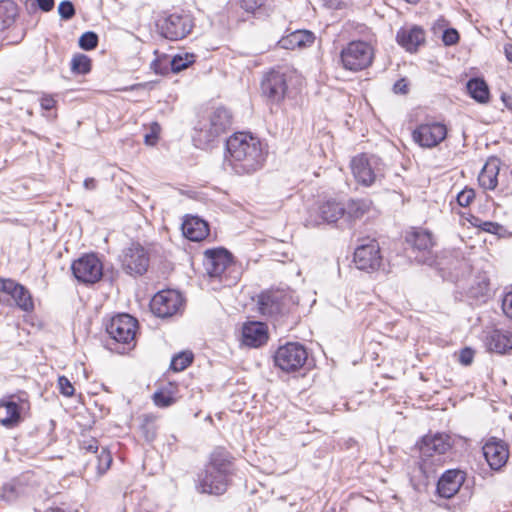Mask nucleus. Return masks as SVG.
<instances>
[{"label":"nucleus","instance_id":"obj_1","mask_svg":"<svg viewBox=\"0 0 512 512\" xmlns=\"http://www.w3.org/2000/svg\"><path fill=\"white\" fill-rule=\"evenodd\" d=\"M226 151V164L239 175L256 172L265 160L260 140L248 133L239 132L229 137Z\"/></svg>","mask_w":512,"mask_h":512},{"label":"nucleus","instance_id":"obj_2","mask_svg":"<svg viewBox=\"0 0 512 512\" xmlns=\"http://www.w3.org/2000/svg\"><path fill=\"white\" fill-rule=\"evenodd\" d=\"M231 462L220 451L211 454L210 462L203 473L198 476L196 489L200 493L220 495L226 491Z\"/></svg>","mask_w":512,"mask_h":512},{"label":"nucleus","instance_id":"obj_3","mask_svg":"<svg viewBox=\"0 0 512 512\" xmlns=\"http://www.w3.org/2000/svg\"><path fill=\"white\" fill-rule=\"evenodd\" d=\"M232 124V116L225 108H217L199 122L193 140L201 149H207L220 136L226 133Z\"/></svg>","mask_w":512,"mask_h":512},{"label":"nucleus","instance_id":"obj_4","mask_svg":"<svg viewBox=\"0 0 512 512\" xmlns=\"http://www.w3.org/2000/svg\"><path fill=\"white\" fill-rule=\"evenodd\" d=\"M374 47L369 41L354 40L349 42L340 52V61L345 70L362 71L373 63Z\"/></svg>","mask_w":512,"mask_h":512},{"label":"nucleus","instance_id":"obj_5","mask_svg":"<svg viewBox=\"0 0 512 512\" xmlns=\"http://www.w3.org/2000/svg\"><path fill=\"white\" fill-rule=\"evenodd\" d=\"M298 303L290 289H271L259 296V310L263 315L276 316L287 312Z\"/></svg>","mask_w":512,"mask_h":512},{"label":"nucleus","instance_id":"obj_6","mask_svg":"<svg viewBox=\"0 0 512 512\" xmlns=\"http://www.w3.org/2000/svg\"><path fill=\"white\" fill-rule=\"evenodd\" d=\"M345 216V206L335 199H328L308 210L306 226L315 227L321 224H333Z\"/></svg>","mask_w":512,"mask_h":512},{"label":"nucleus","instance_id":"obj_7","mask_svg":"<svg viewBox=\"0 0 512 512\" xmlns=\"http://www.w3.org/2000/svg\"><path fill=\"white\" fill-rule=\"evenodd\" d=\"M382 166L381 160L373 155L361 154L351 161V169L355 179L364 186L372 185L378 177L382 176Z\"/></svg>","mask_w":512,"mask_h":512},{"label":"nucleus","instance_id":"obj_8","mask_svg":"<svg viewBox=\"0 0 512 512\" xmlns=\"http://www.w3.org/2000/svg\"><path fill=\"white\" fill-rule=\"evenodd\" d=\"M158 26L162 36L177 41L185 38L191 32L193 19L188 13L175 12L164 17Z\"/></svg>","mask_w":512,"mask_h":512},{"label":"nucleus","instance_id":"obj_9","mask_svg":"<svg viewBox=\"0 0 512 512\" xmlns=\"http://www.w3.org/2000/svg\"><path fill=\"white\" fill-rule=\"evenodd\" d=\"M307 357L308 354L303 345L291 342L277 349L274 362L281 370L292 372L300 369L305 364Z\"/></svg>","mask_w":512,"mask_h":512},{"label":"nucleus","instance_id":"obj_10","mask_svg":"<svg viewBox=\"0 0 512 512\" xmlns=\"http://www.w3.org/2000/svg\"><path fill=\"white\" fill-rule=\"evenodd\" d=\"M71 269L74 277L84 284H94L103 276V264L93 253L85 254L75 260Z\"/></svg>","mask_w":512,"mask_h":512},{"label":"nucleus","instance_id":"obj_11","mask_svg":"<svg viewBox=\"0 0 512 512\" xmlns=\"http://www.w3.org/2000/svg\"><path fill=\"white\" fill-rule=\"evenodd\" d=\"M353 261L359 270L366 272L378 270L382 264L379 243L375 239L363 240L355 249Z\"/></svg>","mask_w":512,"mask_h":512},{"label":"nucleus","instance_id":"obj_12","mask_svg":"<svg viewBox=\"0 0 512 512\" xmlns=\"http://www.w3.org/2000/svg\"><path fill=\"white\" fill-rule=\"evenodd\" d=\"M450 438L445 434L426 435L420 445V455L423 465L426 467L429 463L440 464L442 455L450 448Z\"/></svg>","mask_w":512,"mask_h":512},{"label":"nucleus","instance_id":"obj_13","mask_svg":"<svg viewBox=\"0 0 512 512\" xmlns=\"http://www.w3.org/2000/svg\"><path fill=\"white\" fill-rule=\"evenodd\" d=\"M447 127L437 121H426L419 124L412 132L415 143L423 148H434L445 140Z\"/></svg>","mask_w":512,"mask_h":512},{"label":"nucleus","instance_id":"obj_14","mask_svg":"<svg viewBox=\"0 0 512 512\" xmlns=\"http://www.w3.org/2000/svg\"><path fill=\"white\" fill-rule=\"evenodd\" d=\"M149 254L139 244H131L123 251L121 263L123 270L131 276L143 275L149 267Z\"/></svg>","mask_w":512,"mask_h":512},{"label":"nucleus","instance_id":"obj_15","mask_svg":"<svg viewBox=\"0 0 512 512\" xmlns=\"http://www.w3.org/2000/svg\"><path fill=\"white\" fill-rule=\"evenodd\" d=\"M137 320L129 314L114 316L106 327L107 333L115 341L123 344H131L135 340Z\"/></svg>","mask_w":512,"mask_h":512},{"label":"nucleus","instance_id":"obj_16","mask_svg":"<svg viewBox=\"0 0 512 512\" xmlns=\"http://www.w3.org/2000/svg\"><path fill=\"white\" fill-rule=\"evenodd\" d=\"M183 299L176 290H162L158 292L151 300L152 312L161 318L171 317L182 307Z\"/></svg>","mask_w":512,"mask_h":512},{"label":"nucleus","instance_id":"obj_17","mask_svg":"<svg viewBox=\"0 0 512 512\" xmlns=\"http://www.w3.org/2000/svg\"><path fill=\"white\" fill-rule=\"evenodd\" d=\"M28 402L20 397L9 396L0 401V424L6 428L17 426L28 410Z\"/></svg>","mask_w":512,"mask_h":512},{"label":"nucleus","instance_id":"obj_18","mask_svg":"<svg viewBox=\"0 0 512 512\" xmlns=\"http://www.w3.org/2000/svg\"><path fill=\"white\" fill-rule=\"evenodd\" d=\"M482 450L488 465L493 470L501 469L509 458L508 445L497 438L489 439Z\"/></svg>","mask_w":512,"mask_h":512},{"label":"nucleus","instance_id":"obj_19","mask_svg":"<svg viewBox=\"0 0 512 512\" xmlns=\"http://www.w3.org/2000/svg\"><path fill=\"white\" fill-rule=\"evenodd\" d=\"M262 91L272 102L283 100L287 91L285 75L277 71L270 72L262 82Z\"/></svg>","mask_w":512,"mask_h":512},{"label":"nucleus","instance_id":"obj_20","mask_svg":"<svg viewBox=\"0 0 512 512\" xmlns=\"http://www.w3.org/2000/svg\"><path fill=\"white\" fill-rule=\"evenodd\" d=\"M231 262L230 254L225 249L207 250L204 255V267L210 277H219Z\"/></svg>","mask_w":512,"mask_h":512},{"label":"nucleus","instance_id":"obj_21","mask_svg":"<svg viewBox=\"0 0 512 512\" xmlns=\"http://www.w3.org/2000/svg\"><path fill=\"white\" fill-rule=\"evenodd\" d=\"M465 480L460 470H448L440 477L437 483V493L442 498H452L461 488Z\"/></svg>","mask_w":512,"mask_h":512},{"label":"nucleus","instance_id":"obj_22","mask_svg":"<svg viewBox=\"0 0 512 512\" xmlns=\"http://www.w3.org/2000/svg\"><path fill=\"white\" fill-rule=\"evenodd\" d=\"M268 340L266 324L262 322H248L242 328V342L249 347H260Z\"/></svg>","mask_w":512,"mask_h":512},{"label":"nucleus","instance_id":"obj_23","mask_svg":"<svg viewBox=\"0 0 512 512\" xmlns=\"http://www.w3.org/2000/svg\"><path fill=\"white\" fill-rule=\"evenodd\" d=\"M397 42L409 52H414L425 41V32L420 27L402 28L397 32Z\"/></svg>","mask_w":512,"mask_h":512},{"label":"nucleus","instance_id":"obj_24","mask_svg":"<svg viewBox=\"0 0 512 512\" xmlns=\"http://www.w3.org/2000/svg\"><path fill=\"white\" fill-rule=\"evenodd\" d=\"M182 231L186 238L197 242L208 236L209 226L203 219L197 216H189L182 223Z\"/></svg>","mask_w":512,"mask_h":512},{"label":"nucleus","instance_id":"obj_25","mask_svg":"<svg viewBox=\"0 0 512 512\" xmlns=\"http://www.w3.org/2000/svg\"><path fill=\"white\" fill-rule=\"evenodd\" d=\"M315 36L308 30H296L285 37H282L278 44L281 48L294 50L296 48H306L314 43Z\"/></svg>","mask_w":512,"mask_h":512},{"label":"nucleus","instance_id":"obj_26","mask_svg":"<svg viewBox=\"0 0 512 512\" xmlns=\"http://www.w3.org/2000/svg\"><path fill=\"white\" fill-rule=\"evenodd\" d=\"M500 173V160L498 158H490L482 168L478 181L481 187L493 190L498 184V175Z\"/></svg>","mask_w":512,"mask_h":512},{"label":"nucleus","instance_id":"obj_27","mask_svg":"<svg viewBox=\"0 0 512 512\" xmlns=\"http://www.w3.org/2000/svg\"><path fill=\"white\" fill-rule=\"evenodd\" d=\"M487 346L491 351L503 354L512 349V334L509 331L493 330L487 337Z\"/></svg>","mask_w":512,"mask_h":512},{"label":"nucleus","instance_id":"obj_28","mask_svg":"<svg viewBox=\"0 0 512 512\" xmlns=\"http://www.w3.org/2000/svg\"><path fill=\"white\" fill-rule=\"evenodd\" d=\"M345 206V216L348 220L361 219L372 207L369 199H350Z\"/></svg>","mask_w":512,"mask_h":512},{"label":"nucleus","instance_id":"obj_29","mask_svg":"<svg viewBox=\"0 0 512 512\" xmlns=\"http://www.w3.org/2000/svg\"><path fill=\"white\" fill-rule=\"evenodd\" d=\"M406 240L419 251H428L434 245L432 234L421 228L414 229L408 233Z\"/></svg>","mask_w":512,"mask_h":512},{"label":"nucleus","instance_id":"obj_30","mask_svg":"<svg viewBox=\"0 0 512 512\" xmlns=\"http://www.w3.org/2000/svg\"><path fill=\"white\" fill-rule=\"evenodd\" d=\"M469 95L478 103L486 104L489 101V88L483 79L473 78L467 82Z\"/></svg>","mask_w":512,"mask_h":512},{"label":"nucleus","instance_id":"obj_31","mask_svg":"<svg viewBox=\"0 0 512 512\" xmlns=\"http://www.w3.org/2000/svg\"><path fill=\"white\" fill-rule=\"evenodd\" d=\"M16 302L17 306L24 311H31L34 308L33 300L29 291L21 284L15 282L9 294Z\"/></svg>","mask_w":512,"mask_h":512},{"label":"nucleus","instance_id":"obj_32","mask_svg":"<svg viewBox=\"0 0 512 512\" xmlns=\"http://www.w3.org/2000/svg\"><path fill=\"white\" fill-rule=\"evenodd\" d=\"M165 61L171 65V70L177 73L194 63L195 55L190 53H182L175 55L172 59L165 57Z\"/></svg>","mask_w":512,"mask_h":512},{"label":"nucleus","instance_id":"obj_33","mask_svg":"<svg viewBox=\"0 0 512 512\" xmlns=\"http://www.w3.org/2000/svg\"><path fill=\"white\" fill-rule=\"evenodd\" d=\"M193 360V354L190 351H184L180 352L177 355H175L172 360L170 367L172 370L179 372L186 369Z\"/></svg>","mask_w":512,"mask_h":512},{"label":"nucleus","instance_id":"obj_34","mask_svg":"<svg viewBox=\"0 0 512 512\" xmlns=\"http://www.w3.org/2000/svg\"><path fill=\"white\" fill-rule=\"evenodd\" d=\"M91 69V60L84 54L75 55L71 61V70L74 73L86 74Z\"/></svg>","mask_w":512,"mask_h":512},{"label":"nucleus","instance_id":"obj_35","mask_svg":"<svg viewBox=\"0 0 512 512\" xmlns=\"http://www.w3.org/2000/svg\"><path fill=\"white\" fill-rule=\"evenodd\" d=\"M97 471L100 475L104 474L112 463V456L106 448H102L97 454Z\"/></svg>","mask_w":512,"mask_h":512},{"label":"nucleus","instance_id":"obj_36","mask_svg":"<svg viewBox=\"0 0 512 512\" xmlns=\"http://www.w3.org/2000/svg\"><path fill=\"white\" fill-rule=\"evenodd\" d=\"M98 44V36L94 32H85L81 35L79 38V46L83 50H92L94 49Z\"/></svg>","mask_w":512,"mask_h":512},{"label":"nucleus","instance_id":"obj_37","mask_svg":"<svg viewBox=\"0 0 512 512\" xmlns=\"http://www.w3.org/2000/svg\"><path fill=\"white\" fill-rule=\"evenodd\" d=\"M473 226L481 228L485 232L496 234L501 229V226L498 223L490 222V221H484L482 222L477 217H472V220L470 221Z\"/></svg>","mask_w":512,"mask_h":512},{"label":"nucleus","instance_id":"obj_38","mask_svg":"<svg viewBox=\"0 0 512 512\" xmlns=\"http://www.w3.org/2000/svg\"><path fill=\"white\" fill-rule=\"evenodd\" d=\"M475 198V192L471 188H465L457 195V202L462 207H467Z\"/></svg>","mask_w":512,"mask_h":512},{"label":"nucleus","instance_id":"obj_39","mask_svg":"<svg viewBox=\"0 0 512 512\" xmlns=\"http://www.w3.org/2000/svg\"><path fill=\"white\" fill-rule=\"evenodd\" d=\"M58 388L60 393L66 397H71L74 395V387L70 380L65 376H60L58 378Z\"/></svg>","mask_w":512,"mask_h":512},{"label":"nucleus","instance_id":"obj_40","mask_svg":"<svg viewBox=\"0 0 512 512\" xmlns=\"http://www.w3.org/2000/svg\"><path fill=\"white\" fill-rule=\"evenodd\" d=\"M58 13L65 20L71 19L75 14V9L70 1H62L58 6Z\"/></svg>","mask_w":512,"mask_h":512},{"label":"nucleus","instance_id":"obj_41","mask_svg":"<svg viewBox=\"0 0 512 512\" xmlns=\"http://www.w3.org/2000/svg\"><path fill=\"white\" fill-rule=\"evenodd\" d=\"M150 133L145 135L144 141L147 145H155L158 140V135L160 133V125L156 122H153L150 127Z\"/></svg>","mask_w":512,"mask_h":512},{"label":"nucleus","instance_id":"obj_42","mask_svg":"<svg viewBox=\"0 0 512 512\" xmlns=\"http://www.w3.org/2000/svg\"><path fill=\"white\" fill-rule=\"evenodd\" d=\"M459 40V34L456 29L449 28L443 32L442 41L446 46L454 45Z\"/></svg>","mask_w":512,"mask_h":512},{"label":"nucleus","instance_id":"obj_43","mask_svg":"<svg viewBox=\"0 0 512 512\" xmlns=\"http://www.w3.org/2000/svg\"><path fill=\"white\" fill-rule=\"evenodd\" d=\"M266 0H240V6L247 12H254L262 7Z\"/></svg>","mask_w":512,"mask_h":512},{"label":"nucleus","instance_id":"obj_44","mask_svg":"<svg viewBox=\"0 0 512 512\" xmlns=\"http://www.w3.org/2000/svg\"><path fill=\"white\" fill-rule=\"evenodd\" d=\"M153 399L158 407H168L173 403V398L162 392H156Z\"/></svg>","mask_w":512,"mask_h":512},{"label":"nucleus","instance_id":"obj_45","mask_svg":"<svg viewBox=\"0 0 512 512\" xmlns=\"http://www.w3.org/2000/svg\"><path fill=\"white\" fill-rule=\"evenodd\" d=\"M0 498L5 501H13L16 498L15 488L10 484H5L0 490Z\"/></svg>","mask_w":512,"mask_h":512},{"label":"nucleus","instance_id":"obj_46","mask_svg":"<svg viewBox=\"0 0 512 512\" xmlns=\"http://www.w3.org/2000/svg\"><path fill=\"white\" fill-rule=\"evenodd\" d=\"M474 351L470 348H464L460 352L459 360L464 365H470L473 361Z\"/></svg>","mask_w":512,"mask_h":512},{"label":"nucleus","instance_id":"obj_47","mask_svg":"<svg viewBox=\"0 0 512 512\" xmlns=\"http://www.w3.org/2000/svg\"><path fill=\"white\" fill-rule=\"evenodd\" d=\"M502 308L504 313L512 319V291L507 293L502 301Z\"/></svg>","mask_w":512,"mask_h":512},{"label":"nucleus","instance_id":"obj_48","mask_svg":"<svg viewBox=\"0 0 512 512\" xmlns=\"http://www.w3.org/2000/svg\"><path fill=\"white\" fill-rule=\"evenodd\" d=\"M12 287H15V281L12 279L0 278V292L10 294Z\"/></svg>","mask_w":512,"mask_h":512},{"label":"nucleus","instance_id":"obj_49","mask_svg":"<svg viewBox=\"0 0 512 512\" xmlns=\"http://www.w3.org/2000/svg\"><path fill=\"white\" fill-rule=\"evenodd\" d=\"M40 104H41V107L45 110H51L55 107L56 105V100L52 97V96H49V95H44L41 99H40Z\"/></svg>","mask_w":512,"mask_h":512},{"label":"nucleus","instance_id":"obj_50","mask_svg":"<svg viewBox=\"0 0 512 512\" xmlns=\"http://www.w3.org/2000/svg\"><path fill=\"white\" fill-rule=\"evenodd\" d=\"M324 5L330 9H342L347 5L346 0H323Z\"/></svg>","mask_w":512,"mask_h":512},{"label":"nucleus","instance_id":"obj_51","mask_svg":"<svg viewBox=\"0 0 512 512\" xmlns=\"http://www.w3.org/2000/svg\"><path fill=\"white\" fill-rule=\"evenodd\" d=\"M395 93L405 94L408 91V86L405 79L398 80L393 87Z\"/></svg>","mask_w":512,"mask_h":512},{"label":"nucleus","instance_id":"obj_52","mask_svg":"<svg viewBox=\"0 0 512 512\" xmlns=\"http://www.w3.org/2000/svg\"><path fill=\"white\" fill-rule=\"evenodd\" d=\"M0 8H4L11 17L16 15V5L12 1H5L0 4Z\"/></svg>","mask_w":512,"mask_h":512},{"label":"nucleus","instance_id":"obj_53","mask_svg":"<svg viewBox=\"0 0 512 512\" xmlns=\"http://www.w3.org/2000/svg\"><path fill=\"white\" fill-rule=\"evenodd\" d=\"M37 4L41 10L48 12L54 7V0H37Z\"/></svg>","mask_w":512,"mask_h":512},{"label":"nucleus","instance_id":"obj_54","mask_svg":"<svg viewBox=\"0 0 512 512\" xmlns=\"http://www.w3.org/2000/svg\"><path fill=\"white\" fill-rule=\"evenodd\" d=\"M151 68L156 72V73H159V74H164L165 71H166V68H162L161 67V60L160 59H156L154 61H152L151 63Z\"/></svg>","mask_w":512,"mask_h":512},{"label":"nucleus","instance_id":"obj_55","mask_svg":"<svg viewBox=\"0 0 512 512\" xmlns=\"http://www.w3.org/2000/svg\"><path fill=\"white\" fill-rule=\"evenodd\" d=\"M83 186L86 190H95L97 188V181L94 178H87L84 180Z\"/></svg>","mask_w":512,"mask_h":512},{"label":"nucleus","instance_id":"obj_56","mask_svg":"<svg viewBox=\"0 0 512 512\" xmlns=\"http://www.w3.org/2000/svg\"><path fill=\"white\" fill-rule=\"evenodd\" d=\"M501 99L505 107L512 111V96L502 94Z\"/></svg>","mask_w":512,"mask_h":512},{"label":"nucleus","instance_id":"obj_57","mask_svg":"<svg viewBox=\"0 0 512 512\" xmlns=\"http://www.w3.org/2000/svg\"><path fill=\"white\" fill-rule=\"evenodd\" d=\"M87 450L91 451L92 453H98V446L96 444V441H94L93 444H90L87 447Z\"/></svg>","mask_w":512,"mask_h":512},{"label":"nucleus","instance_id":"obj_58","mask_svg":"<svg viewBox=\"0 0 512 512\" xmlns=\"http://www.w3.org/2000/svg\"><path fill=\"white\" fill-rule=\"evenodd\" d=\"M506 56L510 62H512V48L506 49Z\"/></svg>","mask_w":512,"mask_h":512},{"label":"nucleus","instance_id":"obj_59","mask_svg":"<svg viewBox=\"0 0 512 512\" xmlns=\"http://www.w3.org/2000/svg\"><path fill=\"white\" fill-rule=\"evenodd\" d=\"M406 2L408 3H412V4H415L417 3L419 0H405Z\"/></svg>","mask_w":512,"mask_h":512},{"label":"nucleus","instance_id":"obj_60","mask_svg":"<svg viewBox=\"0 0 512 512\" xmlns=\"http://www.w3.org/2000/svg\"><path fill=\"white\" fill-rule=\"evenodd\" d=\"M153 437H154V434H152L151 436H149L148 434L146 435V439H148V440H152Z\"/></svg>","mask_w":512,"mask_h":512}]
</instances>
